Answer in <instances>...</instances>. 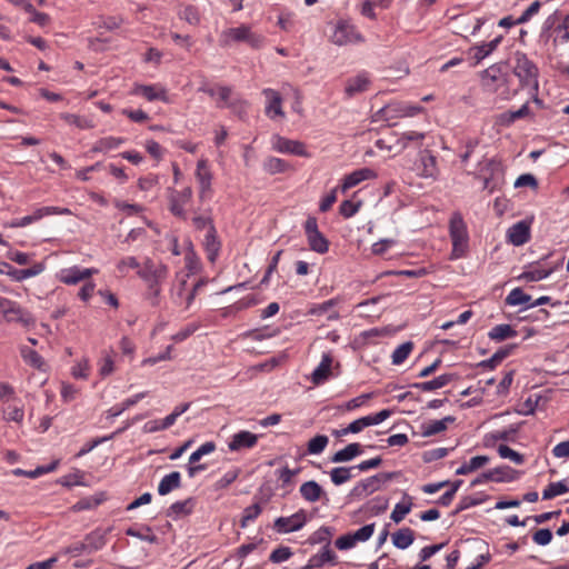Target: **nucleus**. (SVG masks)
<instances>
[{
    "label": "nucleus",
    "mask_w": 569,
    "mask_h": 569,
    "mask_svg": "<svg viewBox=\"0 0 569 569\" xmlns=\"http://www.w3.org/2000/svg\"><path fill=\"white\" fill-rule=\"evenodd\" d=\"M503 63H495L481 72L486 86L497 82L502 77Z\"/></svg>",
    "instance_id": "48"
},
{
    "label": "nucleus",
    "mask_w": 569,
    "mask_h": 569,
    "mask_svg": "<svg viewBox=\"0 0 569 569\" xmlns=\"http://www.w3.org/2000/svg\"><path fill=\"white\" fill-rule=\"evenodd\" d=\"M262 93L266 96L267 99H269V103L266 107L267 116H269L271 118L273 116L282 117L283 116V111L281 108L282 99H281L280 93L270 88L263 89Z\"/></svg>",
    "instance_id": "25"
},
{
    "label": "nucleus",
    "mask_w": 569,
    "mask_h": 569,
    "mask_svg": "<svg viewBox=\"0 0 569 569\" xmlns=\"http://www.w3.org/2000/svg\"><path fill=\"white\" fill-rule=\"evenodd\" d=\"M506 303L509 306L529 305L531 296L525 293L521 288H515L507 296Z\"/></svg>",
    "instance_id": "49"
},
{
    "label": "nucleus",
    "mask_w": 569,
    "mask_h": 569,
    "mask_svg": "<svg viewBox=\"0 0 569 569\" xmlns=\"http://www.w3.org/2000/svg\"><path fill=\"white\" fill-rule=\"evenodd\" d=\"M178 16L191 26H198L201 20L198 8L192 4L181 6Z\"/></svg>",
    "instance_id": "41"
},
{
    "label": "nucleus",
    "mask_w": 569,
    "mask_h": 569,
    "mask_svg": "<svg viewBox=\"0 0 569 569\" xmlns=\"http://www.w3.org/2000/svg\"><path fill=\"white\" fill-rule=\"evenodd\" d=\"M307 513L303 509H300L290 517H279L274 520V529L279 533H290L298 531L307 523Z\"/></svg>",
    "instance_id": "6"
},
{
    "label": "nucleus",
    "mask_w": 569,
    "mask_h": 569,
    "mask_svg": "<svg viewBox=\"0 0 569 569\" xmlns=\"http://www.w3.org/2000/svg\"><path fill=\"white\" fill-rule=\"evenodd\" d=\"M309 568H321L326 563L330 565H337L338 563V557L336 552L331 549V547L323 546L321 551L311 556L308 560Z\"/></svg>",
    "instance_id": "20"
},
{
    "label": "nucleus",
    "mask_w": 569,
    "mask_h": 569,
    "mask_svg": "<svg viewBox=\"0 0 569 569\" xmlns=\"http://www.w3.org/2000/svg\"><path fill=\"white\" fill-rule=\"evenodd\" d=\"M249 26L241 24L237 28H229L221 32L219 43L221 47H230L232 42H244Z\"/></svg>",
    "instance_id": "14"
},
{
    "label": "nucleus",
    "mask_w": 569,
    "mask_h": 569,
    "mask_svg": "<svg viewBox=\"0 0 569 569\" xmlns=\"http://www.w3.org/2000/svg\"><path fill=\"white\" fill-rule=\"evenodd\" d=\"M204 250L207 252V258L210 262H214L221 249V242L217 234V229L214 226H211L207 231L203 240Z\"/></svg>",
    "instance_id": "17"
},
{
    "label": "nucleus",
    "mask_w": 569,
    "mask_h": 569,
    "mask_svg": "<svg viewBox=\"0 0 569 569\" xmlns=\"http://www.w3.org/2000/svg\"><path fill=\"white\" fill-rule=\"evenodd\" d=\"M513 73L518 77L521 88H531L538 91V68L526 53H515Z\"/></svg>",
    "instance_id": "2"
},
{
    "label": "nucleus",
    "mask_w": 569,
    "mask_h": 569,
    "mask_svg": "<svg viewBox=\"0 0 569 569\" xmlns=\"http://www.w3.org/2000/svg\"><path fill=\"white\" fill-rule=\"evenodd\" d=\"M456 419L452 416H447L441 420H433L428 425L422 426L421 435L423 437H431L447 429V425L453 422Z\"/></svg>",
    "instance_id": "35"
},
{
    "label": "nucleus",
    "mask_w": 569,
    "mask_h": 569,
    "mask_svg": "<svg viewBox=\"0 0 569 569\" xmlns=\"http://www.w3.org/2000/svg\"><path fill=\"white\" fill-rule=\"evenodd\" d=\"M412 507V497L405 492L402 502H399L395 506L390 515V519L395 523H400L405 519V517L411 511Z\"/></svg>",
    "instance_id": "29"
},
{
    "label": "nucleus",
    "mask_w": 569,
    "mask_h": 569,
    "mask_svg": "<svg viewBox=\"0 0 569 569\" xmlns=\"http://www.w3.org/2000/svg\"><path fill=\"white\" fill-rule=\"evenodd\" d=\"M257 435L247 430H242L232 436L228 447L231 451H239L241 449L252 448L257 445Z\"/></svg>",
    "instance_id": "13"
},
{
    "label": "nucleus",
    "mask_w": 569,
    "mask_h": 569,
    "mask_svg": "<svg viewBox=\"0 0 569 569\" xmlns=\"http://www.w3.org/2000/svg\"><path fill=\"white\" fill-rule=\"evenodd\" d=\"M299 491L301 497L308 502H316L320 500L322 496L326 497V492L322 487L315 480L303 482L300 486Z\"/></svg>",
    "instance_id": "23"
},
{
    "label": "nucleus",
    "mask_w": 569,
    "mask_h": 569,
    "mask_svg": "<svg viewBox=\"0 0 569 569\" xmlns=\"http://www.w3.org/2000/svg\"><path fill=\"white\" fill-rule=\"evenodd\" d=\"M532 540H533L535 543H537L539 546H547L552 540V532L548 528L538 529L532 535Z\"/></svg>",
    "instance_id": "64"
},
{
    "label": "nucleus",
    "mask_w": 569,
    "mask_h": 569,
    "mask_svg": "<svg viewBox=\"0 0 569 569\" xmlns=\"http://www.w3.org/2000/svg\"><path fill=\"white\" fill-rule=\"evenodd\" d=\"M420 161L422 164L421 176L425 178H433L438 173L437 159L428 150L420 153Z\"/></svg>",
    "instance_id": "33"
},
{
    "label": "nucleus",
    "mask_w": 569,
    "mask_h": 569,
    "mask_svg": "<svg viewBox=\"0 0 569 569\" xmlns=\"http://www.w3.org/2000/svg\"><path fill=\"white\" fill-rule=\"evenodd\" d=\"M498 453L499 456L502 458V459H510L511 461H513L516 465H522L525 462V457L523 455L515 451L513 449H511L510 447H508L507 445H500L498 447Z\"/></svg>",
    "instance_id": "56"
},
{
    "label": "nucleus",
    "mask_w": 569,
    "mask_h": 569,
    "mask_svg": "<svg viewBox=\"0 0 569 569\" xmlns=\"http://www.w3.org/2000/svg\"><path fill=\"white\" fill-rule=\"evenodd\" d=\"M309 248L320 254L328 252L329 241L322 232H316L307 237Z\"/></svg>",
    "instance_id": "39"
},
{
    "label": "nucleus",
    "mask_w": 569,
    "mask_h": 569,
    "mask_svg": "<svg viewBox=\"0 0 569 569\" xmlns=\"http://www.w3.org/2000/svg\"><path fill=\"white\" fill-rule=\"evenodd\" d=\"M0 266L7 269L6 273L14 281H23L28 278L36 277L44 270L42 262L36 263L28 269H16L8 262H0Z\"/></svg>",
    "instance_id": "11"
},
{
    "label": "nucleus",
    "mask_w": 569,
    "mask_h": 569,
    "mask_svg": "<svg viewBox=\"0 0 569 569\" xmlns=\"http://www.w3.org/2000/svg\"><path fill=\"white\" fill-rule=\"evenodd\" d=\"M362 451V446L360 443L352 442L347 445L343 449L333 453L330 460L333 463L351 461L353 458L361 455Z\"/></svg>",
    "instance_id": "24"
},
{
    "label": "nucleus",
    "mask_w": 569,
    "mask_h": 569,
    "mask_svg": "<svg viewBox=\"0 0 569 569\" xmlns=\"http://www.w3.org/2000/svg\"><path fill=\"white\" fill-rule=\"evenodd\" d=\"M508 241L513 246H522L530 240V223L521 220L512 224L507 232Z\"/></svg>",
    "instance_id": "9"
},
{
    "label": "nucleus",
    "mask_w": 569,
    "mask_h": 569,
    "mask_svg": "<svg viewBox=\"0 0 569 569\" xmlns=\"http://www.w3.org/2000/svg\"><path fill=\"white\" fill-rule=\"evenodd\" d=\"M263 167L270 174H276L286 171L288 163L280 158L270 157L264 161Z\"/></svg>",
    "instance_id": "54"
},
{
    "label": "nucleus",
    "mask_w": 569,
    "mask_h": 569,
    "mask_svg": "<svg viewBox=\"0 0 569 569\" xmlns=\"http://www.w3.org/2000/svg\"><path fill=\"white\" fill-rule=\"evenodd\" d=\"M261 511H262V508H261L260 503H258V502L244 508L242 518L240 520L241 528H246L248 526L249 521L257 519L259 517V515L261 513Z\"/></svg>",
    "instance_id": "57"
},
{
    "label": "nucleus",
    "mask_w": 569,
    "mask_h": 569,
    "mask_svg": "<svg viewBox=\"0 0 569 569\" xmlns=\"http://www.w3.org/2000/svg\"><path fill=\"white\" fill-rule=\"evenodd\" d=\"M83 541L88 549V555H90V553H92L97 550H100L104 547V545L107 542L106 541V532L100 529H96V530L91 531L90 533L86 535Z\"/></svg>",
    "instance_id": "30"
},
{
    "label": "nucleus",
    "mask_w": 569,
    "mask_h": 569,
    "mask_svg": "<svg viewBox=\"0 0 569 569\" xmlns=\"http://www.w3.org/2000/svg\"><path fill=\"white\" fill-rule=\"evenodd\" d=\"M138 276L148 284L144 298L152 307L160 303L161 283L168 277V267L163 263H154L151 259L143 262V268L138 270Z\"/></svg>",
    "instance_id": "1"
},
{
    "label": "nucleus",
    "mask_w": 569,
    "mask_h": 569,
    "mask_svg": "<svg viewBox=\"0 0 569 569\" xmlns=\"http://www.w3.org/2000/svg\"><path fill=\"white\" fill-rule=\"evenodd\" d=\"M273 139V148L277 151L300 157H309V153L307 152L306 147L302 142L297 140H290L278 134H276Z\"/></svg>",
    "instance_id": "8"
},
{
    "label": "nucleus",
    "mask_w": 569,
    "mask_h": 569,
    "mask_svg": "<svg viewBox=\"0 0 569 569\" xmlns=\"http://www.w3.org/2000/svg\"><path fill=\"white\" fill-rule=\"evenodd\" d=\"M356 468L352 467H337L330 471V478L333 485L341 486L345 482L349 481L352 478V470Z\"/></svg>",
    "instance_id": "44"
},
{
    "label": "nucleus",
    "mask_w": 569,
    "mask_h": 569,
    "mask_svg": "<svg viewBox=\"0 0 569 569\" xmlns=\"http://www.w3.org/2000/svg\"><path fill=\"white\" fill-rule=\"evenodd\" d=\"M373 177L375 172L369 168L356 170L345 177L343 182L341 184V190L342 192H346L348 189L359 184L363 180L371 179Z\"/></svg>",
    "instance_id": "22"
},
{
    "label": "nucleus",
    "mask_w": 569,
    "mask_h": 569,
    "mask_svg": "<svg viewBox=\"0 0 569 569\" xmlns=\"http://www.w3.org/2000/svg\"><path fill=\"white\" fill-rule=\"evenodd\" d=\"M369 84V78L365 73H360L348 80L345 92L348 97H353L357 93L368 90Z\"/></svg>",
    "instance_id": "27"
},
{
    "label": "nucleus",
    "mask_w": 569,
    "mask_h": 569,
    "mask_svg": "<svg viewBox=\"0 0 569 569\" xmlns=\"http://www.w3.org/2000/svg\"><path fill=\"white\" fill-rule=\"evenodd\" d=\"M70 213H71V211L69 209H67V208H60V207L50 206V207L38 208L31 214V218H32V221L34 222V221L40 220L44 216H50V214H70Z\"/></svg>",
    "instance_id": "51"
},
{
    "label": "nucleus",
    "mask_w": 569,
    "mask_h": 569,
    "mask_svg": "<svg viewBox=\"0 0 569 569\" xmlns=\"http://www.w3.org/2000/svg\"><path fill=\"white\" fill-rule=\"evenodd\" d=\"M332 365V357L330 353H323L319 366L311 375V381L319 386L323 383L330 376Z\"/></svg>",
    "instance_id": "21"
},
{
    "label": "nucleus",
    "mask_w": 569,
    "mask_h": 569,
    "mask_svg": "<svg viewBox=\"0 0 569 569\" xmlns=\"http://www.w3.org/2000/svg\"><path fill=\"white\" fill-rule=\"evenodd\" d=\"M106 500V493L99 492L91 497L81 498L72 506L73 511H83L97 508L100 503Z\"/></svg>",
    "instance_id": "34"
},
{
    "label": "nucleus",
    "mask_w": 569,
    "mask_h": 569,
    "mask_svg": "<svg viewBox=\"0 0 569 569\" xmlns=\"http://www.w3.org/2000/svg\"><path fill=\"white\" fill-rule=\"evenodd\" d=\"M196 177L199 182V198L201 201L208 200L212 196L211 180L212 174L206 160H199L197 163Z\"/></svg>",
    "instance_id": "7"
},
{
    "label": "nucleus",
    "mask_w": 569,
    "mask_h": 569,
    "mask_svg": "<svg viewBox=\"0 0 569 569\" xmlns=\"http://www.w3.org/2000/svg\"><path fill=\"white\" fill-rule=\"evenodd\" d=\"M193 507V498H188L183 501L173 502L167 510V517H179L190 515L192 512Z\"/></svg>",
    "instance_id": "36"
},
{
    "label": "nucleus",
    "mask_w": 569,
    "mask_h": 569,
    "mask_svg": "<svg viewBox=\"0 0 569 569\" xmlns=\"http://www.w3.org/2000/svg\"><path fill=\"white\" fill-rule=\"evenodd\" d=\"M0 310L8 322H17L26 328L33 326L36 322L29 311L8 298L0 297Z\"/></svg>",
    "instance_id": "4"
},
{
    "label": "nucleus",
    "mask_w": 569,
    "mask_h": 569,
    "mask_svg": "<svg viewBox=\"0 0 569 569\" xmlns=\"http://www.w3.org/2000/svg\"><path fill=\"white\" fill-rule=\"evenodd\" d=\"M425 139V133L417 132V131H408L403 132L398 139H397V146L399 147V151H402L408 147V143L410 141H421Z\"/></svg>",
    "instance_id": "58"
},
{
    "label": "nucleus",
    "mask_w": 569,
    "mask_h": 569,
    "mask_svg": "<svg viewBox=\"0 0 569 569\" xmlns=\"http://www.w3.org/2000/svg\"><path fill=\"white\" fill-rule=\"evenodd\" d=\"M449 233L452 241V256L460 258L468 248V231L461 213H452L449 221Z\"/></svg>",
    "instance_id": "3"
},
{
    "label": "nucleus",
    "mask_w": 569,
    "mask_h": 569,
    "mask_svg": "<svg viewBox=\"0 0 569 569\" xmlns=\"http://www.w3.org/2000/svg\"><path fill=\"white\" fill-rule=\"evenodd\" d=\"M181 487V475L178 471H172L164 476L158 485V493L166 496L174 489Z\"/></svg>",
    "instance_id": "28"
},
{
    "label": "nucleus",
    "mask_w": 569,
    "mask_h": 569,
    "mask_svg": "<svg viewBox=\"0 0 569 569\" xmlns=\"http://www.w3.org/2000/svg\"><path fill=\"white\" fill-rule=\"evenodd\" d=\"M516 336L517 331L510 325H498L488 332V337L495 341H503Z\"/></svg>",
    "instance_id": "42"
},
{
    "label": "nucleus",
    "mask_w": 569,
    "mask_h": 569,
    "mask_svg": "<svg viewBox=\"0 0 569 569\" xmlns=\"http://www.w3.org/2000/svg\"><path fill=\"white\" fill-rule=\"evenodd\" d=\"M123 138L116 137H106L99 139L93 147L91 148L92 152H108L112 149L118 148L120 144L124 143Z\"/></svg>",
    "instance_id": "40"
},
{
    "label": "nucleus",
    "mask_w": 569,
    "mask_h": 569,
    "mask_svg": "<svg viewBox=\"0 0 569 569\" xmlns=\"http://www.w3.org/2000/svg\"><path fill=\"white\" fill-rule=\"evenodd\" d=\"M569 491V487L566 481L550 482L547 488L542 491V499L549 500L557 496L565 495Z\"/></svg>",
    "instance_id": "47"
},
{
    "label": "nucleus",
    "mask_w": 569,
    "mask_h": 569,
    "mask_svg": "<svg viewBox=\"0 0 569 569\" xmlns=\"http://www.w3.org/2000/svg\"><path fill=\"white\" fill-rule=\"evenodd\" d=\"M329 439L325 435H317L312 439L309 440L307 450L310 455H319L327 447Z\"/></svg>",
    "instance_id": "52"
},
{
    "label": "nucleus",
    "mask_w": 569,
    "mask_h": 569,
    "mask_svg": "<svg viewBox=\"0 0 569 569\" xmlns=\"http://www.w3.org/2000/svg\"><path fill=\"white\" fill-rule=\"evenodd\" d=\"M491 472L493 473V476H496V482H510L516 480L519 476V471L512 469L509 466L497 467L495 469H491Z\"/></svg>",
    "instance_id": "45"
},
{
    "label": "nucleus",
    "mask_w": 569,
    "mask_h": 569,
    "mask_svg": "<svg viewBox=\"0 0 569 569\" xmlns=\"http://www.w3.org/2000/svg\"><path fill=\"white\" fill-rule=\"evenodd\" d=\"M412 349H413V342H411V341H406V342L401 343L400 346H398L391 356L392 363L393 365L402 363L408 358V356L410 355Z\"/></svg>",
    "instance_id": "50"
},
{
    "label": "nucleus",
    "mask_w": 569,
    "mask_h": 569,
    "mask_svg": "<svg viewBox=\"0 0 569 569\" xmlns=\"http://www.w3.org/2000/svg\"><path fill=\"white\" fill-rule=\"evenodd\" d=\"M20 355L24 362L30 365L31 367L41 370L44 366V361L42 357L33 349H30L26 346L20 348Z\"/></svg>",
    "instance_id": "43"
},
{
    "label": "nucleus",
    "mask_w": 569,
    "mask_h": 569,
    "mask_svg": "<svg viewBox=\"0 0 569 569\" xmlns=\"http://www.w3.org/2000/svg\"><path fill=\"white\" fill-rule=\"evenodd\" d=\"M216 450V443L213 441H207L201 445L196 451L189 457L190 463L198 462L203 456L209 455Z\"/></svg>",
    "instance_id": "59"
},
{
    "label": "nucleus",
    "mask_w": 569,
    "mask_h": 569,
    "mask_svg": "<svg viewBox=\"0 0 569 569\" xmlns=\"http://www.w3.org/2000/svg\"><path fill=\"white\" fill-rule=\"evenodd\" d=\"M456 378H457V375H455V373H443V375L438 376L435 379L429 380V381L411 383L410 387L421 390V391H425V392H428V391H433V390H437V389H440V388L447 386Z\"/></svg>",
    "instance_id": "18"
},
{
    "label": "nucleus",
    "mask_w": 569,
    "mask_h": 569,
    "mask_svg": "<svg viewBox=\"0 0 569 569\" xmlns=\"http://www.w3.org/2000/svg\"><path fill=\"white\" fill-rule=\"evenodd\" d=\"M361 207V201L352 202L351 200H345L339 207V212L343 218H351L355 216Z\"/></svg>",
    "instance_id": "61"
},
{
    "label": "nucleus",
    "mask_w": 569,
    "mask_h": 569,
    "mask_svg": "<svg viewBox=\"0 0 569 569\" xmlns=\"http://www.w3.org/2000/svg\"><path fill=\"white\" fill-rule=\"evenodd\" d=\"M380 489L377 482V477H368L359 481L350 491L349 497L351 499H362L368 495H371Z\"/></svg>",
    "instance_id": "15"
},
{
    "label": "nucleus",
    "mask_w": 569,
    "mask_h": 569,
    "mask_svg": "<svg viewBox=\"0 0 569 569\" xmlns=\"http://www.w3.org/2000/svg\"><path fill=\"white\" fill-rule=\"evenodd\" d=\"M338 303H339L338 298L329 299L327 301H323L322 303L313 305L312 307H310V309L307 311V315L318 316V317L322 316V315L327 313L328 311H330Z\"/></svg>",
    "instance_id": "53"
},
{
    "label": "nucleus",
    "mask_w": 569,
    "mask_h": 569,
    "mask_svg": "<svg viewBox=\"0 0 569 569\" xmlns=\"http://www.w3.org/2000/svg\"><path fill=\"white\" fill-rule=\"evenodd\" d=\"M136 93L141 94L148 101H168L167 91L158 86H139L136 88Z\"/></svg>",
    "instance_id": "31"
},
{
    "label": "nucleus",
    "mask_w": 569,
    "mask_h": 569,
    "mask_svg": "<svg viewBox=\"0 0 569 569\" xmlns=\"http://www.w3.org/2000/svg\"><path fill=\"white\" fill-rule=\"evenodd\" d=\"M292 556V551L289 547H278L269 556V560L273 563H280L288 560Z\"/></svg>",
    "instance_id": "62"
},
{
    "label": "nucleus",
    "mask_w": 569,
    "mask_h": 569,
    "mask_svg": "<svg viewBox=\"0 0 569 569\" xmlns=\"http://www.w3.org/2000/svg\"><path fill=\"white\" fill-rule=\"evenodd\" d=\"M330 40L333 44L342 47L351 43L363 42L365 38L349 21L339 20L335 27Z\"/></svg>",
    "instance_id": "5"
},
{
    "label": "nucleus",
    "mask_w": 569,
    "mask_h": 569,
    "mask_svg": "<svg viewBox=\"0 0 569 569\" xmlns=\"http://www.w3.org/2000/svg\"><path fill=\"white\" fill-rule=\"evenodd\" d=\"M539 264H540V261L531 264L530 266L531 269L523 271L518 277V279L522 280V281H527V282L539 281V280H542V279H546L547 277H549L556 269V267H551L548 269L539 268L538 267Z\"/></svg>",
    "instance_id": "26"
},
{
    "label": "nucleus",
    "mask_w": 569,
    "mask_h": 569,
    "mask_svg": "<svg viewBox=\"0 0 569 569\" xmlns=\"http://www.w3.org/2000/svg\"><path fill=\"white\" fill-rule=\"evenodd\" d=\"M96 272V269L81 270L79 267H72L69 269L61 270L59 278L60 281L66 284H76L84 279H88Z\"/></svg>",
    "instance_id": "16"
},
{
    "label": "nucleus",
    "mask_w": 569,
    "mask_h": 569,
    "mask_svg": "<svg viewBox=\"0 0 569 569\" xmlns=\"http://www.w3.org/2000/svg\"><path fill=\"white\" fill-rule=\"evenodd\" d=\"M144 530L147 531L146 535H143L140 530H137L134 528H128L126 530V535L148 541L149 543H158V537L154 533H152L151 528L147 526Z\"/></svg>",
    "instance_id": "60"
},
{
    "label": "nucleus",
    "mask_w": 569,
    "mask_h": 569,
    "mask_svg": "<svg viewBox=\"0 0 569 569\" xmlns=\"http://www.w3.org/2000/svg\"><path fill=\"white\" fill-rule=\"evenodd\" d=\"M192 197V189L190 187L184 188L182 191L178 192L177 194H172L170 197V206L169 210L170 212L183 220L187 219V213L183 208V206L190 201Z\"/></svg>",
    "instance_id": "10"
},
{
    "label": "nucleus",
    "mask_w": 569,
    "mask_h": 569,
    "mask_svg": "<svg viewBox=\"0 0 569 569\" xmlns=\"http://www.w3.org/2000/svg\"><path fill=\"white\" fill-rule=\"evenodd\" d=\"M380 300V297H373L370 299H367L360 303L357 305V309L360 312V316L365 317H371V316H379V311L373 309V307L377 305V302Z\"/></svg>",
    "instance_id": "55"
},
{
    "label": "nucleus",
    "mask_w": 569,
    "mask_h": 569,
    "mask_svg": "<svg viewBox=\"0 0 569 569\" xmlns=\"http://www.w3.org/2000/svg\"><path fill=\"white\" fill-rule=\"evenodd\" d=\"M333 533L335 528L322 526L309 537L308 542L310 545L325 543V546L330 547Z\"/></svg>",
    "instance_id": "37"
},
{
    "label": "nucleus",
    "mask_w": 569,
    "mask_h": 569,
    "mask_svg": "<svg viewBox=\"0 0 569 569\" xmlns=\"http://www.w3.org/2000/svg\"><path fill=\"white\" fill-rule=\"evenodd\" d=\"M523 422H518L510 425L507 429L501 431H496L490 435V438L495 441H515V436L521 429Z\"/></svg>",
    "instance_id": "46"
},
{
    "label": "nucleus",
    "mask_w": 569,
    "mask_h": 569,
    "mask_svg": "<svg viewBox=\"0 0 569 569\" xmlns=\"http://www.w3.org/2000/svg\"><path fill=\"white\" fill-rule=\"evenodd\" d=\"M391 416V410L383 409L375 415L361 417L351 423H349V430H356V432H360L363 428L379 425L385 421L387 418Z\"/></svg>",
    "instance_id": "12"
},
{
    "label": "nucleus",
    "mask_w": 569,
    "mask_h": 569,
    "mask_svg": "<svg viewBox=\"0 0 569 569\" xmlns=\"http://www.w3.org/2000/svg\"><path fill=\"white\" fill-rule=\"evenodd\" d=\"M415 541V531L408 527L392 533V543L398 549H407Z\"/></svg>",
    "instance_id": "32"
},
{
    "label": "nucleus",
    "mask_w": 569,
    "mask_h": 569,
    "mask_svg": "<svg viewBox=\"0 0 569 569\" xmlns=\"http://www.w3.org/2000/svg\"><path fill=\"white\" fill-rule=\"evenodd\" d=\"M489 462L488 456H476L472 457L469 462L461 465L457 470L456 475L463 476L476 471Z\"/></svg>",
    "instance_id": "38"
},
{
    "label": "nucleus",
    "mask_w": 569,
    "mask_h": 569,
    "mask_svg": "<svg viewBox=\"0 0 569 569\" xmlns=\"http://www.w3.org/2000/svg\"><path fill=\"white\" fill-rule=\"evenodd\" d=\"M518 348V343H510L499 348L489 359L480 361L477 367L486 369H495L502 360L509 357L513 350Z\"/></svg>",
    "instance_id": "19"
},
{
    "label": "nucleus",
    "mask_w": 569,
    "mask_h": 569,
    "mask_svg": "<svg viewBox=\"0 0 569 569\" xmlns=\"http://www.w3.org/2000/svg\"><path fill=\"white\" fill-rule=\"evenodd\" d=\"M449 452L447 448H435L431 450H427L422 453V460L426 463L439 460L445 458Z\"/></svg>",
    "instance_id": "63"
}]
</instances>
